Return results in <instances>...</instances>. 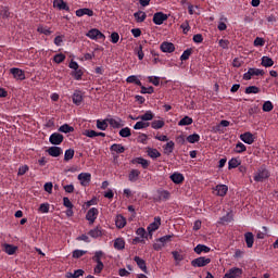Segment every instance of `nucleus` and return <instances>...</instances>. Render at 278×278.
<instances>
[{
    "instance_id": "bb28decb",
    "label": "nucleus",
    "mask_w": 278,
    "mask_h": 278,
    "mask_svg": "<svg viewBox=\"0 0 278 278\" xmlns=\"http://www.w3.org/2000/svg\"><path fill=\"white\" fill-rule=\"evenodd\" d=\"M139 177H140V170L138 169H131L128 174V180L131 181V184H136Z\"/></svg>"
},
{
    "instance_id": "f03ea898",
    "label": "nucleus",
    "mask_w": 278,
    "mask_h": 278,
    "mask_svg": "<svg viewBox=\"0 0 278 278\" xmlns=\"http://www.w3.org/2000/svg\"><path fill=\"white\" fill-rule=\"evenodd\" d=\"M211 262H212V258L200 256L191 261V266H193V268H203L207 266V264H210Z\"/></svg>"
},
{
    "instance_id": "0e129e2a",
    "label": "nucleus",
    "mask_w": 278,
    "mask_h": 278,
    "mask_svg": "<svg viewBox=\"0 0 278 278\" xmlns=\"http://www.w3.org/2000/svg\"><path fill=\"white\" fill-rule=\"evenodd\" d=\"M39 212H41V214H49V203L40 204Z\"/></svg>"
},
{
    "instance_id": "ea45409f",
    "label": "nucleus",
    "mask_w": 278,
    "mask_h": 278,
    "mask_svg": "<svg viewBox=\"0 0 278 278\" xmlns=\"http://www.w3.org/2000/svg\"><path fill=\"white\" fill-rule=\"evenodd\" d=\"M127 84H136V86H142V81L138 79V76L131 75L126 78Z\"/></svg>"
},
{
    "instance_id": "2eb2a0df",
    "label": "nucleus",
    "mask_w": 278,
    "mask_h": 278,
    "mask_svg": "<svg viewBox=\"0 0 278 278\" xmlns=\"http://www.w3.org/2000/svg\"><path fill=\"white\" fill-rule=\"evenodd\" d=\"M53 8L58 10H65V12H71V7L64 0H54Z\"/></svg>"
},
{
    "instance_id": "393cba45",
    "label": "nucleus",
    "mask_w": 278,
    "mask_h": 278,
    "mask_svg": "<svg viewBox=\"0 0 278 278\" xmlns=\"http://www.w3.org/2000/svg\"><path fill=\"white\" fill-rule=\"evenodd\" d=\"M3 251L4 253H7L8 255H14V253H16V251H18V247L16 245H12L10 243H5L3 245Z\"/></svg>"
},
{
    "instance_id": "338daca9",
    "label": "nucleus",
    "mask_w": 278,
    "mask_h": 278,
    "mask_svg": "<svg viewBox=\"0 0 278 278\" xmlns=\"http://www.w3.org/2000/svg\"><path fill=\"white\" fill-rule=\"evenodd\" d=\"M101 257H103V251H97L92 260L93 262L99 263V262H102Z\"/></svg>"
},
{
    "instance_id": "473e14b6",
    "label": "nucleus",
    "mask_w": 278,
    "mask_h": 278,
    "mask_svg": "<svg viewBox=\"0 0 278 278\" xmlns=\"http://www.w3.org/2000/svg\"><path fill=\"white\" fill-rule=\"evenodd\" d=\"M114 249H116L117 251H123V249H125V239L123 238L115 239Z\"/></svg>"
},
{
    "instance_id": "6e6552de",
    "label": "nucleus",
    "mask_w": 278,
    "mask_h": 278,
    "mask_svg": "<svg viewBox=\"0 0 278 278\" xmlns=\"http://www.w3.org/2000/svg\"><path fill=\"white\" fill-rule=\"evenodd\" d=\"M49 142L54 144V147H58L64 142V135L60 132H53L49 138Z\"/></svg>"
},
{
    "instance_id": "dca6fc26",
    "label": "nucleus",
    "mask_w": 278,
    "mask_h": 278,
    "mask_svg": "<svg viewBox=\"0 0 278 278\" xmlns=\"http://www.w3.org/2000/svg\"><path fill=\"white\" fill-rule=\"evenodd\" d=\"M48 154L51 155V157H60L64 151L60 147H50L48 150Z\"/></svg>"
},
{
    "instance_id": "e433bc0d",
    "label": "nucleus",
    "mask_w": 278,
    "mask_h": 278,
    "mask_svg": "<svg viewBox=\"0 0 278 278\" xmlns=\"http://www.w3.org/2000/svg\"><path fill=\"white\" fill-rule=\"evenodd\" d=\"M193 51L194 50L192 48H188L187 50H185L180 55V61L186 62L187 60H190V55H192Z\"/></svg>"
},
{
    "instance_id": "ddd939ff",
    "label": "nucleus",
    "mask_w": 278,
    "mask_h": 278,
    "mask_svg": "<svg viewBox=\"0 0 278 278\" xmlns=\"http://www.w3.org/2000/svg\"><path fill=\"white\" fill-rule=\"evenodd\" d=\"M72 101L74 105H81V103H84V94L81 91L76 90L72 96Z\"/></svg>"
},
{
    "instance_id": "f3484780",
    "label": "nucleus",
    "mask_w": 278,
    "mask_h": 278,
    "mask_svg": "<svg viewBox=\"0 0 278 278\" xmlns=\"http://www.w3.org/2000/svg\"><path fill=\"white\" fill-rule=\"evenodd\" d=\"M161 51H163V53H173L175 51V45L173 42L164 41L161 45Z\"/></svg>"
},
{
    "instance_id": "aec40b11",
    "label": "nucleus",
    "mask_w": 278,
    "mask_h": 278,
    "mask_svg": "<svg viewBox=\"0 0 278 278\" xmlns=\"http://www.w3.org/2000/svg\"><path fill=\"white\" fill-rule=\"evenodd\" d=\"M242 275V269L240 268H232L228 273L225 274L224 278H238Z\"/></svg>"
},
{
    "instance_id": "b1692460",
    "label": "nucleus",
    "mask_w": 278,
    "mask_h": 278,
    "mask_svg": "<svg viewBox=\"0 0 278 278\" xmlns=\"http://www.w3.org/2000/svg\"><path fill=\"white\" fill-rule=\"evenodd\" d=\"M88 236H90V238H101V236H103V230L101 229V227L97 226L96 228L89 230Z\"/></svg>"
},
{
    "instance_id": "6e6d98bb",
    "label": "nucleus",
    "mask_w": 278,
    "mask_h": 278,
    "mask_svg": "<svg viewBox=\"0 0 278 278\" xmlns=\"http://www.w3.org/2000/svg\"><path fill=\"white\" fill-rule=\"evenodd\" d=\"M244 151H247V146H244V143H242V142L239 141V142L236 144L235 152H236V153H244Z\"/></svg>"
},
{
    "instance_id": "5701e85b",
    "label": "nucleus",
    "mask_w": 278,
    "mask_h": 278,
    "mask_svg": "<svg viewBox=\"0 0 278 278\" xmlns=\"http://www.w3.org/2000/svg\"><path fill=\"white\" fill-rule=\"evenodd\" d=\"M194 253H197V255H201V253H210V251H212V249L205 244H198L194 249H193Z\"/></svg>"
},
{
    "instance_id": "a878e982",
    "label": "nucleus",
    "mask_w": 278,
    "mask_h": 278,
    "mask_svg": "<svg viewBox=\"0 0 278 278\" xmlns=\"http://www.w3.org/2000/svg\"><path fill=\"white\" fill-rule=\"evenodd\" d=\"M132 164H140L142 166V168L147 169L149 168V165L151 164V162L147 161L143 157H136L131 161Z\"/></svg>"
},
{
    "instance_id": "603ef678",
    "label": "nucleus",
    "mask_w": 278,
    "mask_h": 278,
    "mask_svg": "<svg viewBox=\"0 0 278 278\" xmlns=\"http://www.w3.org/2000/svg\"><path fill=\"white\" fill-rule=\"evenodd\" d=\"M139 87L141 88V94H153V92H155V89L153 87H144L142 86V84Z\"/></svg>"
},
{
    "instance_id": "c03bdc74",
    "label": "nucleus",
    "mask_w": 278,
    "mask_h": 278,
    "mask_svg": "<svg viewBox=\"0 0 278 278\" xmlns=\"http://www.w3.org/2000/svg\"><path fill=\"white\" fill-rule=\"evenodd\" d=\"M110 149L115 153H125V147H123V144L114 143L111 146Z\"/></svg>"
},
{
    "instance_id": "7c9ffc66",
    "label": "nucleus",
    "mask_w": 278,
    "mask_h": 278,
    "mask_svg": "<svg viewBox=\"0 0 278 278\" xmlns=\"http://www.w3.org/2000/svg\"><path fill=\"white\" fill-rule=\"evenodd\" d=\"M147 122V121H153V118H155V114H153L152 111H147L143 115H140L139 117H137V119Z\"/></svg>"
},
{
    "instance_id": "f8f14e48",
    "label": "nucleus",
    "mask_w": 278,
    "mask_h": 278,
    "mask_svg": "<svg viewBox=\"0 0 278 278\" xmlns=\"http://www.w3.org/2000/svg\"><path fill=\"white\" fill-rule=\"evenodd\" d=\"M169 179L173 181V184L179 185L184 184L186 181V177H184V174L175 172L169 176Z\"/></svg>"
},
{
    "instance_id": "a211bd4d",
    "label": "nucleus",
    "mask_w": 278,
    "mask_h": 278,
    "mask_svg": "<svg viewBox=\"0 0 278 278\" xmlns=\"http://www.w3.org/2000/svg\"><path fill=\"white\" fill-rule=\"evenodd\" d=\"M76 16L81 17V16H94V11L88 8L84 9H78L76 10Z\"/></svg>"
},
{
    "instance_id": "4c0bfd02",
    "label": "nucleus",
    "mask_w": 278,
    "mask_h": 278,
    "mask_svg": "<svg viewBox=\"0 0 278 278\" xmlns=\"http://www.w3.org/2000/svg\"><path fill=\"white\" fill-rule=\"evenodd\" d=\"M201 140V136L199 134H192L187 137V142L189 144H195V142H199Z\"/></svg>"
},
{
    "instance_id": "052dcab7",
    "label": "nucleus",
    "mask_w": 278,
    "mask_h": 278,
    "mask_svg": "<svg viewBox=\"0 0 278 278\" xmlns=\"http://www.w3.org/2000/svg\"><path fill=\"white\" fill-rule=\"evenodd\" d=\"M148 81L153 84V86H160V77L157 76H149Z\"/></svg>"
},
{
    "instance_id": "5fc2aeb1",
    "label": "nucleus",
    "mask_w": 278,
    "mask_h": 278,
    "mask_svg": "<svg viewBox=\"0 0 278 278\" xmlns=\"http://www.w3.org/2000/svg\"><path fill=\"white\" fill-rule=\"evenodd\" d=\"M64 60H66V55L64 53H59L53 56V62H55V64H62Z\"/></svg>"
},
{
    "instance_id": "2f4dec72",
    "label": "nucleus",
    "mask_w": 278,
    "mask_h": 278,
    "mask_svg": "<svg viewBox=\"0 0 278 278\" xmlns=\"http://www.w3.org/2000/svg\"><path fill=\"white\" fill-rule=\"evenodd\" d=\"M192 123H194V121L192 119V117L190 116H185L182 117L179 122L178 125L179 127H186L188 125H192Z\"/></svg>"
},
{
    "instance_id": "37998d69",
    "label": "nucleus",
    "mask_w": 278,
    "mask_h": 278,
    "mask_svg": "<svg viewBox=\"0 0 278 278\" xmlns=\"http://www.w3.org/2000/svg\"><path fill=\"white\" fill-rule=\"evenodd\" d=\"M108 118L103 121L97 119V128L101 131H105V129H108Z\"/></svg>"
},
{
    "instance_id": "f704fd0d",
    "label": "nucleus",
    "mask_w": 278,
    "mask_h": 278,
    "mask_svg": "<svg viewBox=\"0 0 278 278\" xmlns=\"http://www.w3.org/2000/svg\"><path fill=\"white\" fill-rule=\"evenodd\" d=\"M59 131H61V134H73V131H75V128L68 124H64L60 126Z\"/></svg>"
},
{
    "instance_id": "3c124183",
    "label": "nucleus",
    "mask_w": 278,
    "mask_h": 278,
    "mask_svg": "<svg viewBox=\"0 0 278 278\" xmlns=\"http://www.w3.org/2000/svg\"><path fill=\"white\" fill-rule=\"evenodd\" d=\"M72 76L74 77V79H76V81H80L81 77H84V71L81 70H74L72 72Z\"/></svg>"
},
{
    "instance_id": "9d476101",
    "label": "nucleus",
    "mask_w": 278,
    "mask_h": 278,
    "mask_svg": "<svg viewBox=\"0 0 278 278\" xmlns=\"http://www.w3.org/2000/svg\"><path fill=\"white\" fill-rule=\"evenodd\" d=\"M213 190L216 197H226L227 192H229V187L227 185H217Z\"/></svg>"
},
{
    "instance_id": "7ed1b4c3",
    "label": "nucleus",
    "mask_w": 278,
    "mask_h": 278,
    "mask_svg": "<svg viewBox=\"0 0 278 278\" xmlns=\"http://www.w3.org/2000/svg\"><path fill=\"white\" fill-rule=\"evenodd\" d=\"M87 38H90V40H105V36L103 33H101V30L97 29V28H92L90 29L87 34H86Z\"/></svg>"
},
{
    "instance_id": "4468645a",
    "label": "nucleus",
    "mask_w": 278,
    "mask_h": 278,
    "mask_svg": "<svg viewBox=\"0 0 278 278\" xmlns=\"http://www.w3.org/2000/svg\"><path fill=\"white\" fill-rule=\"evenodd\" d=\"M240 140L244 142L245 144H253L255 142V137L251 132H244L240 135Z\"/></svg>"
},
{
    "instance_id": "49530a36",
    "label": "nucleus",
    "mask_w": 278,
    "mask_h": 278,
    "mask_svg": "<svg viewBox=\"0 0 278 278\" xmlns=\"http://www.w3.org/2000/svg\"><path fill=\"white\" fill-rule=\"evenodd\" d=\"M245 94H260V88L257 86H249L245 88Z\"/></svg>"
},
{
    "instance_id": "6ab92c4d",
    "label": "nucleus",
    "mask_w": 278,
    "mask_h": 278,
    "mask_svg": "<svg viewBox=\"0 0 278 278\" xmlns=\"http://www.w3.org/2000/svg\"><path fill=\"white\" fill-rule=\"evenodd\" d=\"M244 238L248 249H253V244L255 242V236H253V232H245Z\"/></svg>"
},
{
    "instance_id": "58836bf2",
    "label": "nucleus",
    "mask_w": 278,
    "mask_h": 278,
    "mask_svg": "<svg viewBox=\"0 0 278 278\" xmlns=\"http://www.w3.org/2000/svg\"><path fill=\"white\" fill-rule=\"evenodd\" d=\"M148 155L152 160H157V157L162 156V153H160V151H157V149L150 148V149H148Z\"/></svg>"
},
{
    "instance_id": "bf43d9fd",
    "label": "nucleus",
    "mask_w": 278,
    "mask_h": 278,
    "mask_svg": "<svg viewBox=\"0 0 278 278\" xmlns=\"http://www.w3.org/2000/svg\"><path fill=\"white\" fill-rule=\"evenodd\" d=\"M264 45H266V40H264V38L256 37L254 39V47H264Z\"/></svg>"
},
{
    "instance_id": "8fccbe9b",
    "label": "nucleus",
    "mask_w": 278,
    "mask_h": 278,
    "mask_svg": "<svg viewBox=\"0 0 278 278\" xmlns=\"http://www.w3.org/2000/svg\"><path fill=\"white\" fill-rule=\"evenodd\" d=\"M165 123L162 119H155L151 123L152 129H162L164 127Z\"/></svg>"
},
{
    "instance_id": "79ce46f5",
    "label": "nucleus",
    "mask_w": 278,
    "mask_h": 278,
    "mask_svg": "<svg viewBox=\"0 0 278 278\" xmlns=\"http://www.w3.org/2000/svg\"><path fill=\"white\" fill-rule=\"evenodd\" d=\"M240 164H242V162L238 159H231L228 162V170H231L233 168H238V166H240Z\"/></svg>"
},
{
    "instance_id": "de8ad7c7",
    "label": "nucleus",
    "mask_w": 278,
    "mask_h": 278,
    "mask_svg": "<svg viewBox=\"0 0 278 278\" xmlns=\"http://www.w3.org/2000/svg\"><path fill=\"white\" fill-rule=\"evenodd\" d=\"M160 201H168L170 199V192L166 190L159 191Z\"/></svg>"
},
{
    "instance_id": "cd10ccee",
    "label": "nucleus",
    "mask_w": 278,
    "mask_h": 278,
    "mask_svg": "<svg viewBox=\"0 0 278 278\" xmlns=\"http://www.w3.org/2000/svg\"><path fill=\"white\" fill-rule=\"evenodd\" d=\"M134 262H136L140 270L147 273V262L144 260L140 258V256H135Z\"/></svg>"
},
{
    "instance_id": "09e8293b",
    "label": "nucleus",
    "mask_w": 278,
    "mask_h": 278,
    "mask_svg": "<svg viewBox=\"0 0 278 278\" xmlns=\"http://www.w3.org/2000/svg\"><path fill=\"white\" fill-rule=\"evenodd\" d=\"M73 157H75V150H73V149L66 150L65 154H64V161L71 162V160H73Z\"/></svg>"
},
{
    "instance_id": "20e7f679",
    "label": "nucleus",
    "mask_w": 278,
    "mask_h": 278,
    "mask_svg": "<svg viewBox=\"0 0 278 278\" xmlns=\"http://www.w3.org/2000/svg\"><path fill=\"white\" fill-rule=\"evenodd\" d=\"M258 75H264V70L250 67L248 72L243 74V79L249 81L252 77H258Z\"/></svg>"
},
{
    "instance_id": "72a5a7b5",
    "label": "nucleus",
    "mask_w": 278,
    "mask_h": 278,
    "mask_svg": "<svg viewBox=\"0 0 278 278\" xmlns=\"http://www.w3.org/2000/svg\"><path fill=\"white\" fill-rule=\"evenodd\" d=\"M37 31L38 34H43V36H51V34H53V31H51V28L43 25H39L37 27Z\"/></svg>"
},
{
    "instance_id": "39448f33",
    "label": "nucleus",
    "mask_w": 278,
    "mask_h": 278,
    "mask_svg": "<svg viewBox=\"0 0 278 278\" xmlns=\"http://www.w3.org/2000/svg\"><path fill=\"white\" fill-rule=\"evenodd\" d=\"M99 217V208L91 207L86 214V220L89 222V225H94V220Z\"/></svg>"
},
{
    "instance_id": "774afa93",
    "label": "nucleus",
    "mask_w": 278,
    "mask_h": 278,
    "mask_svg": "<svg viewBox=\"0 0 278 278\" xmlns=\"http://www.w3.org/2000/svg\"><path fill=\"white\" fill-rule=\"evenodd\" d=\"M136 233H137V236H139L140 238H147V230L144 229V228H142V227H140V228H138L137 230H136Z\"/></svg>"
},
{
    "instance_id": "c9c22d12",
    "label": "nucleus",
    "mask_w": 278,
    "mask_h": 278,
    "mask_svg": "<svg viewBox=\"0 0 278 278\" xmlns=\"http://www.w3.org/2000/svg\"><path fill=\"white\" fill-rule=\"evenodd\" d=\"M227 17H225V16H222L220 18H219V22H218V25H217V29L219 30V31H225L226 29H227Z\"/></svg>"
},
{
    "instance_id": "c85d7f7f",
    "label": "nucleus",
    "mask_w": 278,
    "mask_h": 278,
    "mask_svg": "<svg viewBox=\"0 0 278 278\" xmlns=\"http://www.w3.org/2000/svg\"><path fill=\"white\" fill-rule=\"evenodd\" d=\"M261 64H262V66H264L265 68H270V66H274L275 61H273V60L270 59V56H263V58L261 59Z\"/></svg>"
},
{
    "instance_id": "1a4fd4ad",
    "label": "nucleus",
    "mask_w": 278,
    "mask_h": 278,
    "mask_svg": "<svg viewBox=\"0 0 278 278\" xmlns=\"http://www.w3.org/2000/svg\"><path fill=\"white\" fill-rule=\"evenodd\" d=\"M11 75H13V77L17 80V81H24L25 79V71L17 68V67H13L10 70Z\"/></svg>"
},
{
    "instance_id": "412c9836",
    "label": "nucleus",
    "mask_w": 278,
    "mask_h": 278,
    "mask_svg": "<svg viewBox=\"0 0 278 278\" xmlns=\"http://www.w3.org/2000/svg\"><path fill=\"white\" fill-rule=\"evenodd\" d=\"M115 225L117 229H124V227L127 225V219L123 215H117L115 217Z\"/></svg>"
},
{
    "instance_id": "4be33fe9",
    "label": "nucleus",
    "mask_w": 278,
    "mask_h": 278,
    "mask_svg": "<svg viewBox=\"0 0 278 278\" xmlns=\"http://www.w3.org/2000/svg\"><path fill=\"white\" fill-rule=\"evenodd\" d=\"M109 125H111L113 127V129H121V127H123V119L121 118H106Z\"/></svg>"
},
{
    "instance_id": "9b49d317",
    "label": "nucleus",
    "mask_w": 278,
    "mask_h": 278,
    "mask_svg": "<svg viewBox=\"0 0 278 278\" xmlns=\"http://www.w3.org/2000/svg\"><path fill=\"white\" fill-rule=\"evenodd\" d=\"M91 179L92 175L90 173H80L78 175V180L80 181V185L85 187L90 185Z\"/></svg>"
},
{
    "instance_id": "c756f323",
    "label": "nucleus",
    "mask_w": 278,
    "mask_h": 278,
    "mask_svg": "<svg viewBox=\"0 0 278 278\" xmlns=\"http://www.w3.org/2000/svg\"><path fill=\"white\" fill-rule=\"evenodd\" d=\"M134 16H135L137 23H144V21H147V13H144V11L136 12V13H134Z\"/></svg>"
},
{
    "instance_id": "864d4df0",
    "label": "nucleus",
    "mask_w": 278,
    "mask_h": 278,
    "mask_svg": "<svg viewBox=\"0 0 278 278\" xmlns=\"http://www.w3.org/2000/svg\"><path fill=\"white\" fill-rule=\"evenodd\" d=\"M119 136L122 138H129V136H131V128H129V127L122 128L119 130Z\"/></svg>"
},
{
    "instance_id": "a18cd8bd",
    "label": "nucleus",
    "mask_w": 278,
    "mask_h": 278,
    "mask_svg": "<svg viewBox=\"0 0 278 278\" xmlns=\"http://www.w3.org/2000/svg\"><path fill=\"white\" fill-rule=\"evenodd\" d=\"M274 109H275V105L273 104L271 101L268 100L263 103V108H262L263 112H273Z\"/></svg>"
},
{
    "instance_id": "a19ab883",
    "label": "nucleus",
    "mask_w": 278,
    "mask_h": 278,
    "mask_svg": "<svg viewBox=\"0 0 278 278\" xmlns=\"http://www.w3.org/2000/svg\"><path fill=\"white\" fill-rule=\"evenodd\" d=\"M164 152L167 153V155H170V153H173V151H175V142L174 141H169L167 142L164 147Z\"/></svg>"
},
{
    "instance_id": "4d7b16f0",
    "label": "nucleus",
    "mask_w": 278,
    "mask_h": 278,
    "mask_svg": "<svg viewBox=\"0 0 278 278\" xmlns=\"http://www.w3.org/2000/svg\"><path fill=\"white\" fill-rule=\"evenodd\" d=\"M96 267H94V275H101V271L103 270L104 268V265H103V262H98L96 263Z\"/></svg>"
},
{
    "instance_id": "69168bd1",
    "label": "nucleus",
    "mask_w": 278,
    "mask_h": 278,
    "mask_svg": "<svg viewBox=\"0 0 278 278\" xmlns=\"http://www.w3.org/2000/svg\"><path fill=\"white\" fill-rule=\"evenodd\" d=\"M84 136H86L87 138H97V131L87 129L84 131Z\"/></svg>"
},
{
    "instance_id": "0eeeda50",
    "label": "nucleus",
    "mask_w": 278,
    "mask_h": 278,
    "mask_svg": "<svg viewBox=\"0 0 278 278\" xmlns=\"http://www.w3.org/2000/svg\"><path fill=\"white\" fill-rule=\"evenodd\" d=\"M160 225H162V217L160 216L154 217V222L148 226L150 238L151 236H153V231H157V229H160Z\"/></svg>"
},
{
    "instance_id": "e2e57ef3",
    "label": "nucleus",
    "mask_w": 278,
    "mask_h": 278,
    "mask_svg": "<svg viewBox=\"0 0 278 278\" xmlns=\"http://www.w3.org/2000/svg\"><path fill=\"white\" fill-rule=\"evenodd\" d=\"M172 255H173L175 262H184V255H181L179 252L173 251Z\"/></svg>"
},
{
    "instance_id": "13d9d810",
    "label": "nucleus",
    "mask_w": 278,
    "mask_h": 278,
    "mask_svg": "<svg viewBox=\"0 0 278 278\" xmlns=\"http://www.w3.org/2000/svg\"><path fill=\"white\" fill-rule=\"evenodd\" d=\"M173 240V235H166L161 237L157 241L162 244H166V242H170Z\"/></svg>"
},
{
    "instance_id": "423d86ee",
    "label": "nucleus",
    "mask_w": 278,
    "mask_h": 278,
    "mask_svg": "<svg viewBox=\"0 0 278 278\" xmlns=\"http://www.w3.org/2000/svg\"><path fill=\"white\" fill-rule=\"evenodd\" d=\"M154 25H164V21H168V15L164 12H156L152 18Z\"/></svg>"
},
{
    "instance_id": "f257e3e1",
    "label": "nucleus",
    "mask_w": 278,
    "mask_h": 278,
    "mask_svg": "<svg viewBox=\"0 0 278 278\" xmlns=\"http://www.w3.org/2000/svg\"><path fill=\"white\" fill-rule=\"evenodd\" d=\"M268 177H270V172L266 168V165H262L254 174V181L262 184Z\"/></svg>"
},
{
    "instance_id": "680f3d73",
    "label": "nucleus",
    "mask_w": 278,
    "mask_h": 278,
    "mask_svg": "<svg viewBox=\"0 0 278 278\" xmlns=\"http://www.w3.org/2000/svg\"><path fill=\"white\" fill-rule=\"evenodd\" d=\"M84 255H86V251L84 250H75L73 252V257H75L76 260H79V257H84Z\"/></svg>"
}]
</instances>
